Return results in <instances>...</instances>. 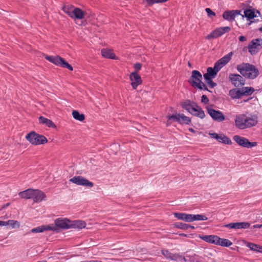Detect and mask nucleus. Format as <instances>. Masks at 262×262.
<instances>
[{"label": "nucleus", "mask_w": 262, "mask_h": 262, "mask_svg": "<svg viewBox=\"0 0 262 262\" xmlns=\"http://www.w3.org/2000/svg\"><path fill=\"white\" fill-rule=\"evenodd\" d=\"M38 119H39V121L40 123L45 124L46 126H47L49 127H53V128L56 127V125L53 122V121L48 118H46L42 116H40L39 117Z\"/></svg>", "instance_id": "c85d7f7f"}, {"label": "nucleus", "mask_w": 262, "mask_h": 262, "mask_svg": "<svg viewBox=\"0 0 262 262\" xmlns=\"http://www.w3.org/2000/svg\"><path fill=\"white\" fill-rule=\"evenodd\" d=\"M231 30V28L229 27H220L214 31H213L211 33L208 34L206 38L208 39H211L213 38H217L226 32H229Z\"/></svg>", "instance_id": "9d476101"}, {"label": "nucleus", "mask_w": 262, "mask_h": 262, "mask_svg": "<svg viewBox=\"0 0 262 262\" xmlns=\"http://www.w3.org/2000/svg\"><path fill=\"white\" fill-rule=\"evenodd\" d=\"M240 14L238 10H227L223 14V18L227 20H233L235 19L236 16Z\"/></svg>", "instance_id": "aec40b11"}, {"label": "nucleus", "mask_w": 262, "mask_h": 262, "mask_svg": "<svg viewBox=\"0 0 262 262\" xmlns=\"http://www.w3.org/2000/svg\"><path fill=\"white\" fill-rule=\"evenodd\" d=\"M236 69L243 76L248 79H255L259 75V71L255 66L248 63L238 64Z\"/></svg>", "instance_id": "f257e3e1"}, {"label": "nucleus", "mask_w": 262, "mask_h": 262, "mask_svg": "<svg viewBox=\"0 0 262 262\" xmlns=\"http://www.w3.org/2000/svg\"><path fill=\"white\" fill-rule=\"evenodd\" d=\"M210 137L212 138L215 139L216 140H218L220 135H218L216 133H212L209 134Z\"/></svg>", "instance_id": "8fccbe9b"}, {"label": "nucleus", "mask_w": 262, "mask_h": 262, "mask_svg": "<svg viewBox=\"0 0 262 262\" xmlns=\"http://www.w3.org/2000/svg\"><path fill=\"white\" fill-rule=\"evenodd\" d=\"M5 222L6 223V226L10 225L12 228H18L20 226L19 223L17 221L9 220Z\"/></svg>", "instance_id": "4c0bfd02"}, {"label": "nucleus", "mask_w": 262, "mask_h": 262, "mask_svg": "<svg viewBox=\"0 0 262 262\" xmlns=\"http://www.w3.org/2000/svg\"><path fill=\"white\" fill-rule=\"evenodd\" d=\"M176 227L177 228L183 229V230H187L189 229L188 224L182 223H177L176 224Z\"/></svg>", "instance_id": "a19ab883"}, {"label": "nucleus", "mask_w": 262, "mask_h": 262, "mask_svg": "<svg viewBox=\"0 0 262 262\" xmlns=\"http://www.w3.org/2000/svg\"><path fill=\"white\" fill-rule=\"evenodd\" d=\"M262 227V224H256L253 226L254 228H260Z\"/></svg>", "instance_id": "864d4df0"}, {"label": "nucleus", "mask_w": 262, "mask_h": 262, "mask_svg": "<svg viewBox=\"0 0 262 262\" xmlns=\"http://www.w3.org/2000/svg\"><path fill=\"white\" fill-rule=\"evenodd\" d=\"M201 88H198L199 89L201 90H205V91H208V88L206 86V85L203 82V85H201Z\"/></svg>", "instance_id": "3c124183"}, {"label": "nucleus", "mask_w": 262, "mask_h": 262, "mask_svg": "<svg viewBox=\"0 0 262 262\" xmlns=\"http://www.w3.org/2000/svg\"><path fill=\"white\" fill-rule=\"evenodd\" d=\"M188 226H189V228H191V229H194V226H191V225H188Z\"/></svg>", "instance_id": "13d9d810"}, {"label": "nucleus", "mask_w": 262, "mask_h": 262, "mask_svg": "<svg viewBox=\"0 0 262 262\" xmlns=\"http://www.w3.org/2000/svg\"><path fill=\"white\" fill-rule=\"evenodd\" d=\"M57 229H68L71 227V221L67 218H58L54 221Z\"/></svg>", "instance_id": "4468645a"}, {"label": "nucleus", "mask_w": 262, "mask_h": 262, "mask_svg": "<svg viewBox=\"0 0 262 262\" xmlns=\"http://www.w3.org/2000/svg\"><path fill=\"white\" fill-rule=\"evenodd\" d=\"M168 121L173 120L180 124H189L191 122V119L183 114H173L167 116Z\"/></svg>", "instance_id": "0eeeda50"}, {"label": "nucleus", "mask_w": 262, "mask_h": 262, "mask_svg": "<svg viewBox=\"0 0 262 262\" xmlns=\"http://www.w3.org/2000/svg\"><path fill=\"white\" fill-rule=\"evenodd\" d=\"M257 123V117L256 116H246V128H249L256 125Z\"/></svg>", "instance_id": "5701e85b"}, {"label": "nucleus", "mask_w": 262, "mask_h": 262, "mask_svg": "<svg viewBox=\"0 0 262 262\" xmlns=\"http://www.w3.org/2000/svg\"><path fill=\"white\" fill-rule=\"evenodd\" d=\"M84 12L79 8H74L73 11V15L72 16V18L77 19H81L83 18L84 16Z\"/></svg>", "instance_id": "b1692460"}, {"label": "nucleus", "mask_w": 262, "mask_h": 262, "mask_svg": "<svg viewBox=\"0 0 262 262\" xmlns=\"http://www.w3.org/2000/svg\"><path fill=\"white\" fill-rule=\"evenodd\" d=\"M129 78L132 81L131 84L134 89H136L142 83L141 78L136 72L130 73Z\"/></svg>", "instance_id": "f3484780"}, {"label": "nucleus", "mask_w": 262, "mask_h": 262, "mask_svg": "<svg viewBox=\"0 0 262 262\" xmlns=\"http://www.w3.org/2000/svg\"><path fill=\"white\" fill-rule=\"evenodd\" d=\"M201 102L205 104H207L209 102V99H208L206 95H203L202 96Z\"/></svg>", "instance_id": "09e8293b"}, {"label": "nucleus", "mask_w": 262, "mask_h": 262, "mask_svg": "<svg viewBox=\"0 0 262 262\" xmlns=\"http://www.w3.org/2000/svg\"><path fill=\"white\" fill-rule=\"evenodd\" d=\"M73 118L78 121H83L85 119V116L83 114H80L78 111L74 110L72 112Z\"/></svg>", "instance_id": "f704fd0d"}, {"label": "nucleus", "mask_w": 262, "mask_h": 262, "mask_svg": "<svg viewBox=\"0 0 262 262\" xmlns=\"http://www.w3.org/2000/svg\"><path fill=\"white\" fill-rule=\"evenodd\" d=\"M45 231L44 226H38L36 228H33L31 230V232L33 233H41Z\"/></svg>", "instance_id": "37998d69"}, {"label": "nucleus", "mask_w": 262, "mask_h": 262, "mask_svg": "<svg viewBox=\"0 0 262 262\" xmlns=\"http://www.w3.org/2000/svg\"><path fill=\"white\" fill-rule=\"evenodd\" d=\"M162 254L168 259L171 260H184L185 261H186L185 258L184 257L182 256L179 254L177 253H171L168 250L166 249H163L161 250Z\"/></svg>", "instance_id": "2eb2a0df"}, {"label": "nucleus", "mask_w": 262, "mask_h": 262, "mask_svg": "<svg viewBox=\"0 0 262 262\" xmlns=\"http://www.w3.org/2000/svg\"><path fill=\"white\" fill-rule=\"evenodd\" d=\"M250 224L247 222L231 223L225 225V227L229 229H247L250 227Z\"/></svg>", "instance_id": "a211bd4d"}, {"label": "nucleus", "mask_w": 262, "mask_h": 262, "mask_svg": "<svg viewBox=\"0 0 262 262\" xmlns=\"http://www.w3.org/2000/svg\"><path fill=\"white\" fill-rule=\"evenodd\" d=\"M246 246L248 247L250 250L257 252L259 245L255 244L252 243H247Z\"/></svg>", "instance_id": "ea45409f"}, {"label": "nucleus", "mask_w": 262, "mask_h": 262, "mask_svg": "<svg viewBox=\"0 0 262 262\" xmlns=\"http://www.w3.org/2000/svg\"><path fill=\"white\" fill-rule=\"evenodd\" d=\"M192 222L195 221H206L208 218L203 214H192Z\"/></svg>", "instance_id": "c9c22d12"}, {"label": "nucleus", "mask_w": 262, "mask_h": 262, "mask_svg": "<svg viewBox=\"0 0 262 262\" xmlns=\"http://www.w3.org/2000/svg\"><path fill=\"white\" fill-rule=\"evenodd\" d=\"M101 54L103 57L110 59H116V56L113 51L107 49H103L101 50Z\"/></svg>", "instance_id": "cd10ccee"}, {"label": "nucleus", "mask_w": 262, "mask_h": 262, "mask_svg": "<svg viewBox=\"0 0 262 262\" xmlns=\"http://www.w3.org/2000/svg\"><path fill=\"white\" fill-rule=\"evenodd\" d=\"M73 9H74V7L72 5H64L62 7V10L64 11V12L68 14L71 18L73 15Z\"/></svg>", "instance_id": "473e14b6"}, {"label": "nucleus", "mask_w": 262, "mask_h": 262, "mask_svg": "<svg viewBox=\"0 0 262 262\" xmlns=\"http://www.w3.org/2000/svg\"><path fill=\"white\" fill-rule=\"evenodd\" d=\"M26 139L32 145L43 144L48 142L47 138L34 132H31L26 136Z\"/></svg>", "instance_id": "7ed1b4c3"}, {"label": "nucleus", "mask_w": 262, "mask_h": 262, "mask_svg": "<svg viewBox=\"0 0 262 262\" xmlns=\"http://www.w3.org/2000/svg\"><path fill=\"white\" fill-rule=\"evenodd\" d=\"M70 181L78 185H81L91 188L94 186L93 183L81 176H75L70 179Z\"/></svg>", "instance_id": "1a4fd4ad"}, {"label": "nucleus", "mask_w": 262, "mask_h": 262, "mask_svg": "<svg viewBox=\"0 0 262 262\" xmlns=\"http://www.w3.org/2000/svg\"><path fill=\"white\" fill-rule=\"evenodd\" d=\"M262 44V39L260 38H257L253 39L251 41V42L249 45L253 47H254L255 48L257 49V47L261 46Z\"/></svg>", "instance_id": "e433bc0d"}, {"label": "nucleus", "mask_w": 262, "mask_h": 262, "mask_svg": "<svg viewBox=\"0 0 262 262\" xmlns=\"http://www.w3.org/2000/svg\"><path fill=\"white\" fill-rule=\"evenodd\" d=\"M174 216L179 220L187 222H192V214L182 212H175Z\"/></svg>", "instance_id": "412c9836"}, {"label": "nucleus", "mask_w": 262, "mask_h": 262, "mask_svg": "<svg viewBox=\"0 0 262 262\" xmlns=\"http://www.w3.org/2000/svg\"><path fill=\"white\" fill-rule=\"evenodd\" d=\"M232 53L230 52L228 54L224 56L223 57L217 60L214 64V68L217 72H219L222 68L225 66L228 63L231 59Z\"/></svg>", "instance_id": "f8f14e48"}, {"label": "nucleus", "mask_w": 262, "mask_h": 262, "mask_svg": "<svg viewBox=\"0 0 262 262\" xmlns=\"http://www.w3.org/2000/svg\"><path fill=\"white\" fill-rule=\"evenodd\" d=\"M202 79V76L201 73L198 71L193 70L192 71L189 82L193 87L201 88V85H203Z\"/></svg>", "instance_id": "39448f33"}, {"label": "nucleus", "mask_w": 262, "mask_h": 262, "mask_svg": "<svg viewBox=\"0 0 262 262\" xmlns=\"http://www.w3.org/2000/svg\"><path fill=\"white\" fill-rule=\"evenodd\" d=\"M206 82L208 85L209 87L210 88H213L214 86L216 85V84L214 82L211 78H204Z\"/></svg>", "instance_id": "c03bdc74"}, {"label": "nucleus", "mask_w": 262, "mask_h": 262, "mask_svg": "<svg viewBox=\"0 0 262 262\" xmlns=\"http://www.w3.org/2000/svg\"><path fill=\"white\" fill-rule=\"evenodd\" d=\"M45 196L46 195L42 191L38 189H33L32 199L35 202L41 201Z\"/></svg>", "instance_id": "4be33fe9"}, {"label": "nucleus", "mask_w": 262, "mask_h": 262, "mask_svg": "<svg viewBox=\"0 0 262 262\" xmlns=\"http://www.w3.org/2000/svg\"><path fill=\"white\" fill-rule=\"evenodd\" d=\"M205 11L207 13V15L209 17L214 16L215 14L213 12L210 8H206Z\"/></svg>", "instance_id": "a18cd8bd"}, {"label": "nucleus", "mask_w": 262, "mask_h": 262, "mask_svg": "<svg viewBox=\"0 0 262 262\" xmlns=\"http://www.w3.org/2000/svg\"><path fill=\"white\" fill-rule=\"evenodd\" d=\"M248 49H249V52L251 53V54L253 55L256 53V51H255L256 48H255L254 47H253L250 45H249Z\"/></svg>", "instance_id": "de8ad7c7"}, {"label": "nucleus", "mask_w": 262, "mask_h": 262, "mask_svg": "<svg viewBox=\"0 0 262 262\" xmlns=\"http://www.w3.org/2000/svg\"><path fill=\"white\" fill-rule=\"evenodd\" d=\"M217 71L214 68L208 67L207 69V73L204 74V78H214L217 75Z\"/></svg>", "instance_id": "a878e982"}, {"label": "nucleus", "mask_w": 262, "mask_h": 262, "mask_svg": "<svg viewBox=\"0 0 262 262\" xmlns=\"http://www.w3.org/2000/svg\"><path fill=\"white\" fill-rule=\"evenodd\" d=\"M191 114L196 116L201 119H203L205 117V114L203 110L202 109V108L197 105L196 107H195V108L193 111V113H191Z\"/></svg>", "instance_id": "7c9ffc66"}, {"label": "nucleus", "mask_w": 262, "mask_h": 262, "mask_svg": "<svg viewBox=\"0 0 262 262\" xmlns=\"http://www.w3.org/2000/svg\"><path fill=\"white\" fill-rule=\"evenodd\" d=\"M232 53L230 52L228 54L224 56L223 57L217 60L214 64V68L217 72H219L222 68L225 66L228 63L231 59Z\"/></svg>", "instance_id": "ddd939ff"}, {"label": "nucleus", "mask_w": 262, "mask_h": 262, "mask_svg": "<svg viewBox=\"0 0 262 262\" xmlns=\"http://www.w3.org/2000/svg\"><path fill=\"white\" fill-rule=\"evenodd\" d=\"M197 104L190 100H186L181 103L182 107L187 111L189 113H193V111L197 106Z\"/></svg>", "instance_id": "6ab92c4d"}, {"label": "nucleus", "mask_w": 262, "mask_h": 262, "mask_svg": "<svg viewBox=\"0 0 262 262\" xmlns=\"http://www.w3.org/2000/svg\"><path fill=\"white\" fill-rule=\"evenodd\" d=\"M246 115L244 114L236 115L235 118V125L240 129H243L246 128Z\"/></svg>", "instance_id": "dca6fc26"}, {"label": "nucleus", "mask_w": 262, "mask_h": 262, "mask_svg": "<svg viewBox=\"0 0 262 262\" xmlns=\"http://www.w3.org/2000/svg\"><path fill=\"white\" fill-rule=\"evenodd\" d=\"M44 229H45V231L51 230V231H57V230H58L57 227L55 224V225L51 224L50 225H45Z\"/></svg>", "instance_id": "79ce46f5"}, {"label": "nucleus", "mask_w": 262, "mask_h": 262, "mask_svg": "<svg viewBox=\"0 0 262 262\" xmlns=\"http://www.w3.org/2000/svg\"><path fill=\"white\" fill-rule=\"evenodd\" d=\"M233 139L238 145L245 148H249L255 147L257 145V142H250L247 138L238 135L234 136Z\"/></svg>", "instance_id": "423d86ee"}, {"label": "nucleus", "mask_w": 262, "mask_h": 262, "mask_svg": "<svg viewBox=\"0 0 262 262\" xmlns=\"http://www.w3.org/2000/svg\"><path fill=\"white\" fill-rule=\"evenodd\" d=\"M201 238L206 242L216 245L217 236L214 235H205L202 236Z\"/></svg>", "instance_id": "2f4dec72"}, {"label": "nucleus", "mask_w": 262, "mask_h": 262, "mask_svg": "<svg viewBox=\"0 0 262 262\" xmlns=\"http://www.w3.org/2000/svg\"><path fill=\"white\" fill-rule=\"evenodd\" d=\"M207 111L213 120L219 122L225 120V116L222 112L208 107H207Z\"/></svg>", "instance_id": "6e6552de"}, {"label": "nucleus", "mask_w": 262, "mask_h": 262, "mask_svg": "<svg viewBox=\"0 0 262 262\" xmlns=\"http://www.w3.org/2000/svg\"><path fill=\"white\" fill-rule=\"evenodd\" d=\"M244 15L248 19L253 18L255 16L254 12L250 9H246L244 11Z\"/></svg>", "instance_id": "58836bf2"}, {"label": "nucleus", "mask_w": 262, "mask_h": 262, "mask_svg": "<svg viewBox=\"0 0 262 262\" xmlns=\"http://www.w3.org/2000/svg\"><path fill=\"white\" fill-rule=\"evenodd\" d=\"M46 59L57 66H60L63 68H66L70 71H73V67L63 58L59 56H47Z\"/></svg>", "instance_id": "20e7f679"}, {"label": "nucleus", "mask_w": 262, "mask_h": 262, "mask_svg": "<svg viewBox=\"0 0 262 262\" xmlns=\"http://www.w3.org/2000/svg\"><path fill=\"white\" fill-rule=\"evenodd\" d=\"M254 92L252 87H243L241 89H233L229 91V95L232 99H239L243 96H249Z\"/></svg>", "instance_id": "f03ea898"}, {"label": "nucleus", "mask_w": 262, "mask_h": 262, "mask_svg": "<svg viewBox=\"0 0 262 262\" xmlns=\"http://www.w3.org/2000/svg\"><path fill=\"white\" fill-rule=\"evenodd\" d=\"M0 226H6V223L5 221H0Z\"/></svg>", "instance_id": "6e6d98bb"}, {"label": "nucleus", "mask_w": 262, "mask_h": 262, "mask_svg": "<svg viewBox=\"0 0 262 262\" xmlns=\"http://www.w3.org/2000/svg\"><path fill=\"white\" fill-rule=\"evenodd\" d=\"M71 228H77L78 229H81L85 228L86 224L84 221L76 220V221H71Z\"/></svg>", "instance_id": "393cba45"}, {"label": "nucleus", "mask_w": 262, "mask_h": 262, "mask_svg": "<svg viewBox=\"0 0 262 262\" xmlns=\"http://www.w3.org/2000/svg\"><path fill=\"white\" fill-rule=\"evenodd\" d=\"M189 132H190L191 133H195V130L192 128H190L189 129Z\"/></svg>", "instance_id": "4d7b16f0"}, {"label": "nucleus", "mask_w": 262, "mask_h": 262, "mask_svg": "<svg viewBox=\"0 0 262 262\" xmlns=\"http://www.w3.org/2000/svg\"><path fill=\"white\" fill-rule=\"evenodd\" d=\"M257 252L262 253V246H261L259 245Z\"/></svg>", "instance_id": "5fc2aeb1"}, {"label": "nucleus", "mask_w": 262, "mask_h": 262, "mask_svg": "<svg viewBox=\"0 0 262 262\" xmlns=\"http://www.w3.org/2000/svg\"><path fill=\"white\" fill-rule=\"evenodd\" d=\"M86 262H97V260H86Z\"/></svg>", "instance_id": "bf43d9fd"}, {"label": "nucleus", "mask_w": 262, "mask_h": 262, "mask_svg": "<svg viewBox=\"0 0 262 262\" xmlns=\"http://www.w3.org/2000/svg\"><path fill=\"white\" fill-rule=\"evenodd\" d=\"M229 79L235 87H239L245 84V80L242 76L237 74H230Z\"/></svg>", "instance_id": "9b49d317"}, {"label": "nucleus", "mask_w": 262, "mask_h": 262, "mask_svg": "<svg viewBox=\"0 0 262 262\" xmlns=\"http://www.w3.org/2000/svg\"><path fill=\"white\" fill-rule=\"evenodd\" d=\"M33 192V189H28L25 191L20 192L18 193V195L20 198L23 199H32Z\"/></svg>", "instance_id": "c756f323"}, {"label": "nucleus", "mask_w": 262, "mask_h": 262, "mask_svg": "<svg viewBox=\"0 0 262 262\" xmlns=\"http://www.w3.org/2000/svg\"><path fill=\"white\" fill-rule=\"evenodd\" d=\"M239 40L240 41L244 42L246 40V38L244 36H241L239 37Z\"/></svg>", "instance_id": "603ef678"}, {"label": "nucleus", "mask_w": 262, "mask_h": 262, "mask_svg": "<svg viewBox=\"0 0 262 262\" xmlns=\"http://www.w3.org/2000/svg\"><path fill=\"white\" fill-rule=\"evenodd\" d=\"M217 141L221 143L228 145L232 144V141L230 139L223 134H220Z\"/></svg>", "instance_id": "72a5a7b5"}, {"label": "nucleus", "mask_w": 262, "mask_h": 262, "mask_svg": "<svg viewBox=\"0 0 262 262\" xmlns=\"http://www.w3.org/2000/svg\"><path fill=\"white\" fill-rule=\"evenodd\" d=\"M216 245L223 247H229L232 245V243L228 239L222 238L217 236Z\"/></svg>", "instance_id": "bb28decb"}, {"label": "nucleus", "mask_w": 262, "mask_h": 262, "mask_svg": "<svg viewBox=\"0 0 262 262\" xmlns=\"http://www.w3.org/2000/svg\"><path fill=\"white\" fill-rule=\"evenodd\" d=\"M141 67H142V66L140 63L137 62V63H135L134 66V68L135 69V72H136L138 73V72L141 70Z\"/></svg>", "instance_id": "49530a36"}]
</instances>
